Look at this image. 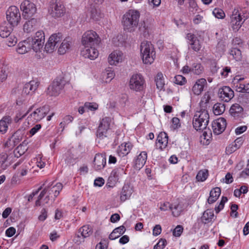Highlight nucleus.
Instances as JSON below:
<instances>
[{"mask_svg":"<svg viewBox=\"0 0 249 249\" xmlns=\"http://www.w3.org/2000/svg\"><path fill=\"white\" fill-rule=\"evenodd\" d=\"M140 12L135 10L130 9L123 16L122 23L124 30L128 32H133L137 28L139 18Z\"/></svg>","mask_w":249,"mask_h":249,"instance_id":"1","label":"nucleus"},{"mask_svg":"<svg viewBox=\"0 0 249 249\" xmlns=\"http://www.w3.org/2000/svg\"><path fill=\"white\" fill-rule=\"evenodd\" d=\"M45 41L34 39L33 37H29L26 39L19 42L17 51L18 53L24 54L31 49L37 52L43 48Z\"/></svg>","mask_w":249,"mask_h":249,"instance_id":"2","label":"nucleus"},{"mask_svg":"<svg viewBox=\"0 0 249 249\" xmlns=\"http://www.w3.org/2000/svg\"><path fill=\"white\" fill-rule=\"evenodd\" d=\"M141 52L142 61L144 64H151L156 57V52L153 45L148 41H143L141 45Z\"/></svg>","mask_w":249,"mask_h":249,"instance_id":"3","label":"nucleus"},{"mask_svg":"<svg viewBox=\"0 0 249 249\" xmlns=\"http://www.w3.org/2000/svg\"><path fill=\"white\" fill-rule=\"evenodd\" d=\"M67 82L64 77L58 76L48 87L47 93L51 96H57L62 91Z\"/></svg>","mask_w":249,"mask_h":249,"instance_id":"4","label":"nucleus"},{"mask_svg":"<svg viewBox=\"0 0 249 249\" xmlns=\"http://www.w3.org/2000/svg\"><path fill=\"white\" fill-rule=\"evenodd\" d=\"M129 88L136 91H141L146 87V83L144 77L140 73L132 75L129 81Z\"/></svg>","mask_w":249,"mask_h":249,"instance_id":"5","label":"nucleus"},{"mask_svg":"<svg viewBox=\"0 0 249 249\" xmlns=\"http://www.w3.org/2000/svg\"><path fill=\"white\" fill-rule=\"evenodd\" d=\"M48 12L52 17L57 18L61 17L64 15L65 8L60 1L51 0L50 2Z\"/></svg>","mask_w":249,"mask_h":249,"instance_id":"6","label":"nucleus"},{"mask_svg":"<svg viewBox=\"0 0 249 249\" xmlns=\"http://www.w3.org/2000/svg\"><path fill=\"white\" fill-rule=\"evenodd\" d=\"M81 42L84 47H89L98 45L100 42V39L95 31L89 30L83 34Z\"/></svg>","mask_w":249,"mask_h":249,"instance_id":"7","label":"nucleus"},{"mask_svg":"<svg viewBox=\"0 0 249 249\" xmlns=\"http://www.w3.org/2000/svg\"><path fill=\"white\" fill-rule=\"evenodd\" d=\"M6 18L13 27L17 26L21 19L20 14L18 8L16 6H11L6 11Z\"/></svg>","mask_w":249,"mask_h":249,"instance_id":"8","label":"nucleus"},{"mask_svg":"<svg viewBox=\"0 0 249 249\" xmlns=\"http://www.w3.org/2000/svg\"><path fill=\"white\" fill-rule=\"evenodd\" d=\"M20 8L22 11V16L25 19L32 18L36 12V5L28 0L22 1Z\"/></svg>","mask_w":249,"mask_h":249,"instance_id":"9","label":"nucleus"},{"mask_svg":"<svg viewBox=\"0 0 249 249\" xmlns=\"http://www.w3.org/2000/svg\"><path fill=\"white\" fill-rule=\"evenodd\" d=\"M125 170L124 167L114 169L109 176L107 186L112 188L124 175H125Z\"/></svg>","mask_w":249,"mask_h":249,"instance_id":"10","label":"nucleus"},{"mask_svg":"<svg viewBox=\"0 0 249 249\" xmlns=\"http://www.w3.org/2000/svg\"><path fill=\"white\" fill-rule=\"evenodd\" d=\"M50 111L49 106H44L36 109L28 117L29 121L36 123L42 120Z\"/></svg>","mask_w":249,"mask_h":249,"instance_id":"11","label":"nucleus"},{"mask_svg":"<svg viewBox=\"0 0 249 249\" xmlns=\"http://www.w3.org/2000/svg\"><path fill=\"white\" fill-rule=\"evenodd\" d=\"M111 118L106 117L102 119L97 131V136L100 139L107 137L108 131L110 128Z\"/></svg>","mask_w":249,"mask_h":249,"instance_id":"12","label":"nucleus"},{"mask_svg":"<svg viewBox=\"0 0 249 249\" xmlns=\"http://www.w3.org/2000/svg\"><path fill=\"white\" fill-rule=\"evenodd\" d=\"M24 134V130L18 129L8 139L5 143V146L8 147H13L16 146L22 140Z\"/></svg>","mask_w":249,"mask_h":249,"instance_id":"13","label":"nucleus"},{"mask_svg":"<svg viewBox=\"0 0 249 249\" xmlns=\"http://www.w3.org/2000/svg\"><path fill=\"white\" fill-rule=\"evenodd\" d=\"M53 182H52L48 184L45 185L47 188L48 195L46 196L45 198L49 200L50 196L53 195L54 198H56L59 194L60 191L63 188L62 183L58 182L55 185H53Z\"/></svg>","mask_w":249,"mask_h":249,"instance_id":"14","label":"nucleus"},{"mask_svg":"<svg viewBox=\"0 0 249 249\" xmlns=\"http://www.w3.org/2000/svg\"><path fill=\"white\" fill-rule=\"evenodd\" d=\"M227 125L226 120L224 118H219L212 123V126L214 134L219 135L225 129Z\"/></svg>","mask_w":249,"mask_h":249,"instance_id":"15","label":"nucleus"},{"mask_svg":"<svg viewBox=\"0 0 249 249\" xmlns=\"http://www.w3.org/2000/svg\"><path fill=\"white\" fill-rule=\"evenodd\" d=\"M219 98L224 102H229L234 96V92L228 86H224L219 89L218 93Z\"/></svg>","mask_w":249,"mask_h":249,"instance_id":"16","label":"nucleus"},{"mask_svg":"<svg viewBox=\"0 0 249 249\" xmlns=\"http://www.w3.org/2000/svg\"><path fill=\"white\" fill-rule=\"evenodd\" d=\"M81 55L85 58L91 60H94L99 54L98 50L94 47V46L89 47H84L81 52Z\"/></svg>","mask_w":249,"mask_h":249,"instance_id":"17","label":"nucleus"},{"mask_svg":"<svg viewBox=\"0 0 249 249\" xmlns=\"http://www.w3.org/2000/svg\"><path fill=\"white\" fill-rule=\"evenodd\" d=\"M106 164V158L105 155L96 154L93 160V168L96 171L103 169Z\"/></svg>","mask_w":249,"mask_h":249,"instance_id":"18","label":"nucleus"},{"mask_svg":"<svg viewBox=\"0 0 249 249\" xmlns=\"http://www.w3.org/2000/svg\"><path fill=\"white\" fill-rule=\"evenodd\" d=\"M39 26V22L36 18H32L27 21L23 25L25 32L30 33L36 30Z\"/></svg>","mask_w":249,"mask_h":249,"instance_id":"19","label":"nucleus"},{"mask_svg":"<svg viewBox=\"0 0 249 249\" xmlns=\"http://www.w3.org/2000/svg\"><path fill=\"white\" fill-rule=\"evenodd\" d=\"M147 158V154L146 151H142L137 157L134 161V168L136 169H141L145 164Z\"/></svg>","mask_w":249,"mask_h":249,"instance_id":"20","label":"nucleus"},{"mask_svg":"<svg viewBox=\"0 0 249 249\" xmlns=\"http://www.w3.org/2000/svg\"><path fill=\"white\" fill-rule=\"evenodd\" d=\"M207 85L206 80L204 78H201L196 81L192 88L194 93L196 95H199L203 90L205 87Z\"/></svg>","mask_w":249,"mask_h":249,"instance_id":"21","label":"nucleus"},{"mask_svg":"<svg viewBox=\"0 0 249 249\" xmlns=\"http://www.w3.org/2000/svg\"><path fill=\"white\" fill-rule=\"evenodd\" d=\"M168 137L167 134L164 132H161L157 138V145L159 144V148L162 150L166 147L168 144Z\"/></svg>","mask_w":249,"mask_h":249,"instance_id":"22","label":"nucleus"},{"mask_svg":"<svg viewBox=\"0 0 249 249\" xmlns=\"http://www.w3.org/2000/svg\"><path fill=\"white\" fill-rule=\"evenodd\" d=\"M65 163L67 165H73L74 164L78 158L77 155L75 154V151L74 149H70L67 151L65 154Z\"/></svg>","mask_w":249,"mask_h":249,"instance_id":"23","label":"nucleus"},{"mask_svg":"<svg viewBox=\"0 0 249 249\" xmlns=\"http://www.w3.org/2000/svg\"><path fill=\"white\" fill-rule=\"evenodd\" d=\"M123 53L118 50H116L111 53L108 58V61L110 65H116L122 59Z\"/></svg>","mask_w":249,"mask_h":249,"instance_id":"24","label":"nucleus"},{"mask_svg":"<svg viewBox=\"0 0 249 249\" xmlns=\"http://www.w3.org/2000/svg\"><path fill=\"white\" fill-rule=\"evenodd\" d=\"M194 117L201 120L204 123V125L208 124L210 117L207 110L201 108L199 111L196 112Z\"/></svg>","mask_w":249,"mask_h":249,"instance_id":"25","label":"nucleus"},{"mask_svg":"<svg viewBox=\"0 0 249 249\" xmlns=\"http://www.w3.org/2000/svg\"><path fill=\"white\" fill-rule=\"evenodd\" d=\"M71 45V38L70 37H66L59 46L58 52L60 54H64L68 51Z\"/></svg>","mask_w":249,"mask_h":249,"instance_id":"26","label":"nucleus"},{"mask_svg":"<svg viewBox=\"0 0 249 249\" xmlns=\"http://www.w3.org/2000/svg\"><path fill=\"white\" fill-rule=\"evenodd\" d=\"M38 84L35 81H31L27 83L24 86L22 93L26 95L34 93L37 89Z\"/></svg>","mask_w":249,"mask_h":249,"instance_id":"27","label":"nucleus"},{"mask_svg":"<svg viewBox=\"0 0 249 249\" xmlns=\"http://www.w3.org/2000/svg\"><path fill=\"white\" fill-rule=\"evenodd\" d=\"M132 147L133 145L131 142L122 143L117 149L118 153L121 157L126 156L130 152Z\"/></svg>","mask_w":249,"mask_h":249,"instance_id":"28","label":"nucleus"},{"mask_svg":"<svg viewBox=\"0 0 249 249\" xmlns=\"http://www.w3.org/2000/svg\"><path fill=\"white\" fill-rule=\"evenodd\" d=\"M229 111L231 116L235 118L241 116L243 108L239 104L235 103L231 106Z\"/></svg>","mask_w":249,"mask_h":249,"instance_id":"29","label":"nucleus"},{"mask_svg":"<svg viewBox=\"0 0 249 249\" xmlns=\"http://www.w3.org/2000/svg\"><path fill=\"white\" fill-rule=\"evenodd\" d=\"M221 194V189L219 187H215L210 192V196L207 199L209 204H211L215 202Z\"/></svg>","mask_w":249,"mask_h":249,"instance_id":"30","label":"nucleus"},{"mask_svg":"<svg viewBox=\"0 0 249 249\" xmlns=\"http://www.w3.org/2000/svg\"><path fill=\"white\" fill-rule=\"evenodd\" d=\"M12 118L9 116L3 117L0 120V132L2 133H5L8 129V126L12 123Z\"/></svg>","mask_w":249,"mask_h":249,"instance_id":"31","label":"nucleus"},{"mask_svg":"<svg viewBox=\"0 0 249 249\" xmlns=\"http://www.w3.org/2000/svg\"><path fill=\"white\" fill-rule=\"evenodd\" d=\"M126 229L123 225L117 227L113 230L109 234L108 238L111 240H115L123 235Z\"/></svg>","mask_w":249,"mask_h":249,"instance_id":"32","label":"nucleus"},{"mask_svg":"<svg viewBox=\"0 0 249 249\" xmlns=\"http://www.w3.org/2000/svg\"><path fill=\"white\" fill-rule=\"evenodd\" d=\"M132 194V189L128 185L125 184L122 189L120 199L122 201H124L126 199H128Z\"/></svg>","mask_w":249,"mask_h":249,"instance_id":"33","label":"nucleus"},{"mask_svg":"<svg viewBox=\"0 0 249 249\" xmlns=\"http://www.w3.org/2000/svg\"><path fill=\"white\" fill-rule=\"evenodd\" d=\"M11 25L6 23H3L0 26V36L2 38L8 37L13 30Z\"/></svg>","mask_w":249,"mask_h":249,"instance_id":"34","label":"nucleus"},{"mask_svg":"<svg viewBox=\"0 0 249 249\" xmlns=\"http://www.w3.org/2000/svg\"><path fill=\"white\" fill-rule=\"evenodd\" d=\"M214 217L213 211L212 209H207L204 212L201 217V222L206 224L211 222Z\"/></svg>","mask_w":249,"mask_h":249,"instance_id":"35","label":"nucleus"},{"mask_svg":"<svg viewBox=\"0 0 249 249\" xmlns=\"http://www.w3.org/2000/svg\"><path fill=\"white\" fill-rule=\"evenodd\" d=\"M201 131H203L202 135L201 136V142L208 144L212 136L211 130L209 128H206Z\"/></svg>","mask_w":249,"mask_h":249,"instance_id":"36","label":"nucleus"},{"mask_svg":"<svg viewBox=\"0 0 249 249\" xmlns=\"http://www.w3.org/2000/svg\"><path fill=\"white\" fill-rule=\"evenodd\" d=\"M78 232L82 237L86 238L92 233V228L89 225H84L79 229Z\"/></svg>","mask_w":249,"mask_h":249,"instance_id":"37","label":"nucleus"},{"mask_svg":"<svg viewBox=\"0 0 249 249\" xmlns=\"http://www.w3.org/2000/svg\"><path fill=\"white\" fill-rule=\"evenodd\" d=\"M204 123L202 122L201 120H199L198 119H196L195 117H193V127L196 130V131H201V130H203L206 128H207V125H204Z\"/></svg>","mask_w":249,"mask_h":249,"instance_id":"38","label":"nucleus"},{"mask_svg":"<svg viewBox=\"0 0 249 249\" xmlns=\"http://www.w3.org/2000/svg\"><path fill=\"white\" fill-rule=\"evenodd\" d=\"M155 81L157 88L160 90L162 89L165 84L162 73L159 72L157 74Z\"/></svg>","mask_w":249,"mask_h":249,"instance_id":"39","label":"nucleus"},{"mask_svg":"<svg viewBox=\"0 0 249 249\" xmlns=\"http://www.w3.org/2000/svg\"><path fill=\"white\" fill-rule=\"evenodd\" d=\"M231 55L236 61H241L242 59V53L241 51L237 48H232L229 52Z\"/></svg>","mask_w":249,"mask_h":249,"instance_id":"40","label":"nucleus"},{"mask_svg":"<svg viewBox=\"0 0 249 249\" xmlns=\"http://www.w3.org/2000/svg\"><path fill=\"white\" fill-rule=\"evenodd\" d=\"M244 21H242V19L231 18V25L232 30L235 32L238 31Z\"/></svg>","mask_w":249,"mask_h":249,"instance_id":"41","label":"nucleus"},{"mask_svg":"<svg viewBox=\"0 0 249 249\" xmlns=\"http://www.w3.org/2000/svg\"><path fill=\"white\" fill-rule=\"evenodd\" d=\"M8 70L7 66L4 64L0 65V81L1 82L6 79L8 75Z\"/></svg>","mask_w":249,"mask_h":249,"instance_id":"42","label":"nucleus"},{"mask_svg":"<svg viewBox=\"0 0 249 249\" xmlns=\"http://www.w3.org/2000/svg\"><path fill=\"white\" fill-rule=\"evenodd\" d=\"M225 109V105L221 103H216L213 107V113L216 115H219L223 113Z\"/></svg>","mask_w":249,"mask_h":249,"instance_id":"43","label":"nucleus"},{"mask_svg":"<svg viewBox=\"0 0 249 249\" xmlns=\"http://www.w3.org/2000/svg\"><path fill=\"white\" fill-rule=\"evenodd\" d=\"M62 38L61 33L54 34L50 37V41H52L55 45L56 47H58L59 42L61 41Z\"/></svg>","mask_w":249,"mask_h":249,"instance_id":"44","label":"nucleus"},{"mask_svg":"<svg viewBox=\"0 0 249 249\" xmlns=\"http://www.w3.org/2000/svg\"><path fill=\"white\" fill-rule=\"evenodd\" d=\"M204 70V68L200 63H194L192 66V71L197 75L201 74Z\"/></svg>","mask_w":249,"mask_h":249,"instance_id":"45","label":"nucleus"},{"mask_svg":"<svg viewBox=\"0 0 249 249\" xmlns=\"http://www.w3.org/2000/svg\"><path fill=\"white\" fill-rule=\"evenodd\" d=\"M208 175L207 170H201L197 174L196 178L198 181H204L207 178Z\"/></svg>","mask_w":249,"mask_h":249,"instance_id":"46","label":"nucleus"},{"mask_svg":"<svg viewBox=\"0 0 249 249\" xmlns=\"http://www.w3.org/2000/svg\"><path fill=\"white\" fill-rule=\"evenodd\" d=\"M198 7L196 2L194 0H190L189 2V14L194 15L198 11Z\"/></svg>","mask_w":249,"mask_h":249,"instance_id":"47","label":"nucleus"},{"mask_svg":"<svg viewBox=\"0 0 249 249\" xmlns=\"http://www.w3.org/2000/svg\"><path fill=\"white\" fill-rule=\"evenodd\" d=\"M73 120V117L71 115H66L63 118V121L60 124L61 128L63 130L65 127L69 124L71 123Z\"/></svg>","mask_w":249,"mask_h":249,"instance_id":"48","label":"nucleus"},{"mask_svg":"<svg viewBox=\"0 0 249 249\" xmlns=\"http://www.w3.org/2000/svg\"><path fill=\"white\" fill-rule=\"evenodd\" d=\"M5 40L6 44L9 47L14 46L17 43V38L14 35L10 34L8 37H6Z\"/></svg>","mask_w":249,"mask_h":249,"instance_id":"49","label":"nucleus"},{"mask_svg":"<svg viewBox=\"0 0 249 249\" xmlns=\"http://www.w3.org/2000/svg\"><path fill=\"white\" fill-rule=\"evenodd\" d=\"M213 14L215 18L219 19H223L225 17L224 12L220 8H214L213 11Z\"/></svg>","mask_w":249,"mask_h":249,"instance_id":"50","label":"nucleus"},{"mask_svg":"<svg viewBox=\"0 0 249 249\" xmlns=\"http://www.w3.org/2000/svg\"><path fill=\"white\" fill-rule=\"evenodd\" d=\"M187 82V80L184 76L181 75H177L174 77V82L179 85H183Z\"/></svg>","mask_w":249,"mask_h":249,"instance_id":"51","label":"nucleus"},{"mask_svg":"<svg viewBox=\"0 0 249 249\" xmlns=\"http://www.w3.org/2000/svg\"><path fill=\"white\" fill-rule=\"evenodd\" d=\"M150 27L149 24L143 22L142 23L139 27L140 31L142 32L144 36H145L146 35H148L149 34Z\"/></svg>","mask_w":249,"mask_h":249,"instance_id":"52","label":"nucleus"},{"mask_svg":"<svg viewBox=\"0 0 249 249\" xmlns=\"http://www.w3.org/2000/svg\"><path fill=\"white\" fill-rule=\"evenodd\" d=\"M172 214L174 216L177 217L179 216L182 211V207L179 204L173 205L172 209Z\"/></svg>","mask_w":249,"mask_h":249,"instance_id":"53","label":"nucleus"},{"mask_svg":"<svg viewBox=\"0 0 249 249\" xmlns=\"http://www.w3.org/2000/svg\"><path fill=\"white\" fill-rule=\"evenodd\" d=\"M56 47L55 45L54 44L52 41H50L49 38L45 45L44 49L46 52L50 53H52Z\"/></svg>","mask_w":249,"mask_h":249,"instance_id":"54","label":"nucleus"},{"mask_svg":"<svg viewBox=\"0 0 249 249\" xmlns=\"http://www.w3.org/2000/svg\"><path fill=\"white\" fill-rule=\"evenodd\" d=\"M238 101L243 106L247 105L249 104V94H244L240 96L238 98Z\"/></svg>","mask_w":249,"mask_h":249,"instance_id":"55","label":"nucleus"},{"mask_svg":"<svg viewBox=\"0 0 249 249\" xmlns=\"http://www.w3.org/2000/svg\"><path fill=\"white\" fill-rule=\"evenodd\" d=\"M228 201V198L226 196H222L221 201L218 206L215 207L214 210L216 213H218L224 207L225 203Z\"/></svg>","mask_w":249,"mask_h":249,"instance_id":"56","label":"nucleus"},{"mask_svg":"<svg viewBox=\"0 0 249 249\" xmlns=\"http://www.w3.org/2000/svg\"><path fill=\"white\" fill-rule=\"evenodd\" d=\"M167 244L166 239L161 238L159 240L158 243L154 247L153 249H163Z\"/></svg>","mask_w":249,"mask_h":249,"instance_id":"57","label":"nucleus"},{"mask_svg":"<svg viewBox=\"0 0 249 249\" xmlns=\"http://www.w3.org/2000/svg\"><path fill=\"white\" fill-rule=\"evenodd\" d=\"M191 48L196 52H198L201 48L199 40L196 39L193 42H190Z\"/></svg>","mask_w":249,"mask_h":249,"instance_id":"58","label":"nucleus"},{"mask_svg":"<svg viewBox=\"0 0 249 249\" xmlns=\"http://www.w3.org/2000/svg\"><path fill=\"white\" fill-rule=\"evenodd\" d=\"M85 107L88 110L94 111L97 109L98 105L94 103L86 102L85 103Z\"/></svg>","mask_w":249,"mask_h":249,"instance_id":"59","label":"nucleus"},{"mask_svg":"<svg viewBox=\"0 0 249 249\" xmlns=\"http://www.w3.org/2000/svg\"><path fill=\"white\" fill-rule=\"evenodd\" d=\"M47 181L46 180L45 181V182L40 187L38 188V189L35 191V192H33L29 196H28V201H31L33 197L36 195H37L38 192H39V191H40L43 187V186H44L46 184H47Z\"/></svg>","mask_w":249,"mask_h":249,"instance_id":"60","label":"nucleus"},{"mask_svg":"<svg viewBox=\"0 0 249 249\" xmlns=\"http://www.w3.org/2000/svg\"><path fill=\"white\" fill-rule=\"evenodd\" d=\"M183 228L182 226L178 225L173 231V235L176 237H179L181 235Z\"/></svg>","mask_w":249,"mask_h":249,"instance_id":"61","label":"nucleus"},{"mask_svg":"<svg viewBox=\"0 0 249 249\" xmlns=\"http://www.w3.org/2000/svg\"><path fill=\"white\" fill-rule=\"evenodd\" d=\"M168 208L172 210L173 204H170L169 202H165L161 204L160 208V210L162 211H166L168 210Z\"/></svg>","mask_w":249,"mask_h":249,"instance_id":"62","label":"nucleus"},{"mask_svg":"<svg viewBox=\"0 0 249 249\" xmlns=\"http://www.w3.org/2000/svg\"><path fill=\"white\" fill-rule=\"evenodd\" d=\"M172 127L175 129L180 127V120L178 118L174 117L172 120Z\"/></svg>","mask_w":249,"mask_h":249,"instance_id":"63","label":"nucleus"},{"mask_svg":"<svg viewBox=\"0 0 249 249\" xmlns=\"http://www.w3.org/2000/svg\"><path fill=\"white\" fill-rule=\"evenodd\" d=\"M22 147V146L20 144L14 150V153L16 157H18L24 153V151L21 150Z\"/></svg>","mask_w":249,"mask_h":249,"instance_id":"64","label":"nucleus"}]
</instances>
